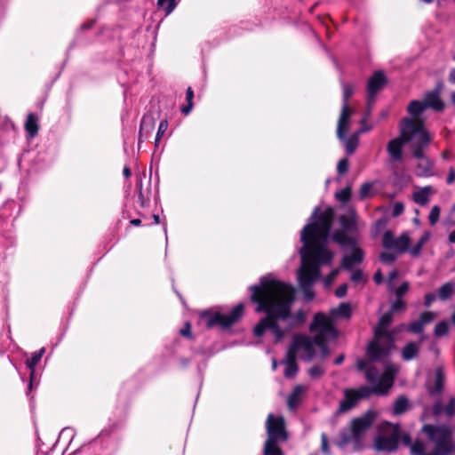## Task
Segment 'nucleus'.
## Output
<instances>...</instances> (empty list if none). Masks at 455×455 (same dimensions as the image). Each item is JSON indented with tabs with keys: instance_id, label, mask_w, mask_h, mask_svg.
Returning <instances> with one entry per match:
<instances>
[{
	"instance_id": "0eeeda50",
	"label": "nucleus",
	"mask_w": 455,
	"mask_h": 455,
	"mask_svg": "<svg viewBox=\"0 0 455 455\" xmlns=\"http://www.w3.org/2000/svg\"><path fill=\"white\" fill-rule=\"evenodd\" d=\"M426 108L423 100L411 101L407 110L412 118H404L400 124L402 137L406 141H411L414 146L428 144L430 141V136L424 128L423 120L419 118Z\"/></svg>"
},
{
	"instance_id": "de8ad7c7",
	"label": "nucleus",
	"mask_w": 455,
	"mask_h": 455,
	"mask_svg": "<svg viewBox=\"0 0 455 455\" xmlns=\"http://www.w3.org/2000/svg\"><path fill=\"white\" fill-rule=\"evenodd\" d=\"M409 290V283H403L395 290L396 296L400 299Z\"/></svg>"
},
{
	"instance_id": "ea45409f",
	"label": "nucleus",
	"mask_w": 455,
	"mask_h": 455,
	"mask_svg": "<svg viewBox=\"0 0 455 455\" xmlns=\"http://www.w3.org/2000/svg\"><path fill=\"white\" fill-rule=\"evenodd\" d=\"M397 255L399 254L394 251H385L380 254V259L385 263H391L396 259Z\"/></svg>"
},
{
	"instance_id": "a19ab883",
	"label": "nucleus",
	"mask_w": 455,
	"mask_h": 455,
	"mask_svg": "<svg viewBox=\"0 0 455 455\" xmlns=\"http://www.w3.org/2000/svg\"><path fill=\"white\" fill-rule=\"evenodd\" d=\"M333 240L339 244H347L350 241L347 236L344 234V232L337 231L333 234Z\"/></svg>"
},
{
	"instance_id": "7ed1b4c3",
	"label": "nucleus",
	"mask_w": 455,
	"mask_h": 455,
	"mask_svg": "<svg viewBox=\"0 0 455 455\" xmlns=\"http://www.w3.org/2000/svg\"><path fill=\"white\" fill-rule=\"evenodd\" d=\"M422 430L435 443L433 453L426 451L425 445L421 441L411 443L409 434L401 433L398 425L388 422H385L379 427L380 434L375 438L374 447L377 451H392L397 448L401 439L404 445L411 447V455H450L453 451L454 443L449 428L425 425Z\"/></svg>"
},
{
	"instance_id": "c9c22d12",
	"label": "nucleus",
	"mask_w": 455,
	"mask_h": 455,
	"mask_svg": "<svg viewBox=\"0 0 455 455\" xmlns=\"http://www.w3.org/2000/svg\"><path fill=\"white\" fill-rule=\"evenodd\" d=\"M157 4L159 6L165 9L167 14L171 13L175 8L174 0H158Z\"/></svg>"
},
{
	"instance_id": "473e14b6",
	"label": "nucleus",
	"mask_w": 455,
	"mask_h": 455,
	"mask_svg": "<svg viewBox=\"0 0 455 455\" xmlns=\"http://www.w3.org/2000/svg\"><path fill=\"white\" fill-rule=\"evenodd\" d=\"M454 287H455V284L452 283H447L443 284L439 289V298L441 299H448L451 295Z\"/></svg>"
},
{
	"instance_id": "864d4df0",
	"label": "nucleus",
	"mask_w": 455,
	"mask_h": 455,
	"mask_svg": "<svg viewBox=\"0 0 455 455\" xmlns=\"http://www.w3.org/2000/svg\"><path fill=\"white\" fill-rule=\"evenodd\" d=\"M193 97H194V92L192 91V89L190 87L188 88L187 90V100H188V103H193Z\"/></svg>"
},
{
	"instance_id": "4d7b16f0",
	"label": "nucleus",
	"mask_w": 455,
	"mask_h": 455,
	"mask_svg": "<svg viewBox=\"0 0 455 455\" xmlns=\"http://www.w3.org/2000/svg\"><path fill=\"white\" fill-rule=\"evenodd\" d=\"M356 366L359 371H362L366 367V362L364 360H358Z\"/></svg>"
},
{
	"instance_id": "69168bd1",
	"label": "nucleus",
	"mask_w": 455,
	"mask_h": 455,
	"mask_svg": "<svg viewBox=\"0 0 455 455\" xmlns=\"http://www.w3.org/2000/svg\"><path fill=\"white\" fill-rule=\"evenodd\" d=\"M343 359H344V356H343V355H340V356H339L338 358H336L335 363H336L337 364H339V363H341L343 362Z\"/></svg>"
},
{
	"instance_id": "9d476101",
	"label": "nucleus",
	"mask_w": 455,
	"mask_h": 455,
	"mask_svg": "<svg viewBox=\"0 0 455 455\" xmlns=\"http://www.w3.org/2000/svg\"><path fill=\"white\" fill-rule=\"evenodd\" d=\"M243 314V305L239 304L228 314H205L204 315V317L206 320V324L208 327H212L215 324H219L222 327H228L237 322L242 317Z\"/></svg>"
},
{
	"instance_id": "58836bf2",
	"label": "nucleus",
	"mask_w": 455,
	"mask_h": 455,
	"mask_svg": "<svg viewBox=\"0 0 455 455\" xmlns=\"http://www.w3.org/2000/svg\"><path fill=\"white\" fill-rule=\"evenodd\" d=\"M167 128H168V122H167V120H163L160 123L159 127H158V131H157L156 137V145L158 144V142L160 141L162 136L167 131Z\"/></svg>"
},
{
	"instance_id": "5701e85b",
	"label": "nucleus",
	"mask_w": 455,
	"mask_h": 455,
	"mask_svg": "<svg viewBox=\"0 0 455 455\" xmlns=\"http://www.w3.org/2000/svg\"><path fill=\"white\" fill-rule=\"evenodd\" d=\"M306 390L307 387L302 385H298L294 387L292 393L288 397V406L291 410L294 409L298 405Z\"/></svg>"
},
{
	"instance_id": "1a4fd4ad",
	"label": "nucleus",
	"mask_w": 455,
	"mask_h": 455,
	"mask_svg": "<svg viewBox=\"0 0 455 455\" xmlns=\"http://www.w3.org/2000/svg\"><path fill=\"white\" fill-rule=\"evenodd\" d=\"M411 241L410 231H405L398 237H395L391 231L387 230L383 235L382 244L385 249L402 254L406 251L409 252Z\"/></svg>"
},
{
	"instance_id": "7c9ffc66",
	"label": "nucleus",
	"mask_w": 455,
	"mask_h": 455,
	"mask_svg": "<svg viewBox=\"0 0 455 455\" xmlns=\"http://www.w3.org/2000/svg\"><path fill=\"white\" fill-rule=\"evenodd\" d=\"M155 121L151 116H145L141 121L140 136H142L144 131L150 132L154 129Z\"/></svg>"
},
{
	"instance_id": "dca6fc26",
	"label": "nucleus",
	"mask_w": 455,
	"mask_h": 455,
	"mask_svg": "<svg viewBox=\"0 0 455 455\" xmlns=\"http://www.w3.org/2000/svg\"><path fill=\"white\" fill-rule=\"evenodd\" d=\"M436 317L435 313L434 312H425L421 314L419 319L418 321H415L411 323L408 327L407 330L410 331H412L414 333H419L424 326L432 321Z\"/></svg>"
},
{
	"instance_id": "6e6552de",
	"label": "nucleus",
	"mask_w": 455,
	"mask_h": 455,
	"mask_svg": "<svg viewBox=\"0 0 455 455\" xmlns=\"http://www.w3.org/2000/svg\"><path fill=\"white\" fill-rule=\"evenodd\" d=\"M266 427L267 439L264 447V455H283L277 443L287 439L283 418L268 414Z\"/></svg>"
},
{
	"instance_id": "338daca9",
	"label": "nucleus",
	"mask_w": 455,
	"mask_h": 455,
	"mask_svg": "<svg viewBox=\"0 0 455 455\" xmlns=\"http://www.w3.org/2000/svg\"><path fill=\"white\" fill-rule=\"evenodd\" d=\"M451 323H452L453 324H455V310H454V313L452 314V315H451Z\"/></svg>"
},
{
	"instance_id": "20e7f679",
	"label": "nucleus",
	"mask_w": 455,
	"mask_h": 455,
	"mask_svg": "<svg viewBox=\"0 0 455 455\" xmlns=\"http://www.w3.org/2000/svg\"><path fill=\"white\" fill-rule=\"evenodd\" d=\"M310 329L315 333V338L294 336L289 351L305 361L324 359L328 355L327 341L336 337V330L331 326V320L322 313L315 315Z\"/></svg>"
},
{
	"instance_id": "3c124183",
	"label": "nucleus",
	"mask_w": 455,
	"mask_h": 455,
	"mask_svg": "<svg viewBox=\"0 0 455 455\" xmlns=\"http://www.w3.org/2000/svg\"><path fill=\"white\" fill-rule=\"evenodd\" d=\"M446 181L448 184H451L455 181V170L452 167L450 168L449 170V174Z\"/></svg>"
},
{
	"instance_id": "5fc2aeb1",
	"label": "nucleus",
	"mask_w": 455,
	"mask_h": 455,
	"mask_svg": "<svg viewBox=\"0 0 455 455\" xmlns=\"http://www.w3.org/2000/svg\"><path fill=\"white\" fill-rule=\"evenodd\" d=\"M193 108V103H188L187 106L182 107L181 111L185 115H188Z\"/></svg>"
},
{
	"instance_id": "9b49d317",
	"label": "nucleus",
	"mask_w": 455,
	"mask_h": 455,
	"mask_svg": "<svg viewBox=\"0 0 455 455\" xmlns=\"http://www.w3.org/2000/svg\"><path fill=\"white\" fill-rule=\"evenodd\" d=\"M354 88L350 84L343 85V106L338 121L337 135L339 139L344 140L345 134L349 127V119L353 115V109L347 105L349 97L353 94Z\"/></svg>"
},
{
	"instance_id": "412c9836",
	"label": "nucleus",
	"mask_w": 455,
	"mask_h": 455,
	"mask_svg": "<svg viewBox=\"0 0 455 455\" xmlns=\"http://www.w3.org/2000/svg\"><path fill=\"white\" fill-rule=\"evenodd\" d=\"M431 232L425 231L415 244H410L409 253L413 257L420 255L423 246L430 240Z\"/></svg>"
},
{
	"instance_id": "423d86ee",
	"label": "nucleus",
	"mask_w": 455,
	"mask_h": 455,
	"mask_svg": "<svg viewBox=\"0 0 455 455\" xmlns=\"http://www.w3.org/2000/svg\"><path fill=\"white\" fill-rule=\"evenodd\" d=\"M405 308V303L401 299L395 301L388 313L383 315L374 329V340L371 341L368 347V355L373 360H379L389 354L394 347L395 335L405 329V325H401L393 331L387 328L392 322V315L394 312L402 311Z\"/></svg>"
},
{
	"instance_id": "393cba45",
	"label": "nucleus",
	"mask_w": 455,
	"mask_h": 455,
	"mask_svg": "<svg viewBox=\"0 0 455 455\" xmlns=\"http://www.w3.org/2000/svg\"><path fill=\"white\" fill-rule=\"evenodd\" d=\"M443 412H445L448 416L455 414V398H451L444 408H443L440 403L434 406V413L435 415H440Z\"/></svg>"
},
{
	"instance_id": "a18cd8bd",
	"label": "nucleus",
	"mask_w": 455,
	"mask_h": 455,
	"mask_svg": "<svg viewBox=\"0 0 455 455\" xmlns=\"http://www.w3.org/2000/svg\"><path fill=\"white\" fill-rule=\"evenodd\" d=\"M403 210H404V205L403 203H401V202L395 203L394 207H393L392 216L393 217L399 216L403 212Z\"/></svg>"
},
{
	"instance_id": "774afa93",
	"label": "nucleus",
	"mask_w": 455,
	"mask_h": 455,
	"mask_svg": "<svg viewBox=\"0 0 455 455\" xmlns=\"http://www.w3.org/2000/svg\"><path fill=\"white\" fill-rule=\"evenodd\" d=\"M451 101L453 104H455V92L451 95Z\"/></svg>"
},
{
	"instance_id": "ddd939ff",
	"label": "nucleus",
	"mask_w": 455,
	"mask_h": 455,
	"mask_svg": "<svg viewBox=\"0 0 455 455\" xmlns=\"http://www.w3.org/2000/svg\"><path fill=\"white\" fill-rule=\"evenodd\" d=\"M427 145V144H418L414 146L413 143H411L413 156L418 159L416 173L419 176L432 175L433 163L423 155L421 150V148Z\"/></svg>"
},
{
	"instance_id": "2eb2a0df",
	"label": "nucleus",
	"mask_w": 455,
	"mask_h": 455,
	"mask_svg": "<svg viewBox=\"0 0 455 455\" xmlns=\"http://www.w3.org/2000/svg\"><path fill=\"white\" fill-rule=\"evenodd\" d=\"M363 259V251L357 247H355L349 254H346L343 257L341 267L345 269H352L354 266L360 264Z\"/></svg>"
},
{
	"instance_id": "aec40b11",
	"label": "nucleus",
	"mask_w": 455,
	"mask_h": 455,
	"mask_svg": "<svg viewBox=\"0 0 455 455\" xmlns=\"http://www.w3.org/2000/svg\"><path fill=\"white\" fill-rule=\"evenodd\" d=\"M351 315V307L348 303H341L338 307L332 308L331 315H326L331 320V326L333 327V320L336 318H349Z\"/></svg>"
},
{
	"instance_id": "4c0bfd02",
	"label": "nucleus",
	"mask_w": 455,
	"mask_h": 455,
	"mask_svg": "<svg viewBox=\"0 0 455 455\" xmlns=\"http://www.w3.org/2000/svg\"><path fill=\"white\" fill-rule=\"evenodd\" d=\"M339 268H335L333 269L327 276H325L323 279V282L324 283V285L326 287H329L331 285V283H333V281L336 279V277L339 275Z\"/></svg>"
},
{
	"instance_id": "4be33fe9",
	"label": "nucleus",
	"mask_w": 455,
	"mask_h": 455,
	"mask_svg": "<svg viewBox=\"0 0 455 455\" xmlns=\"http://www.w3.org/2000/svg\"><path fill=\"white\" fill-rule=\"evenodd\" d=\"M296 358H297V356H295L293 354H291L288 350L287 357H286L285 361H283V363L285 365L284 376L286 378H293L296 375V373L298 371Z\"/></svg>"
},
{
	"instance_id": "f704fd0d",
	"label": "nucleus",
	"mask_w": 455,
	"mask_h": 455,
	"mask_svg": "<svg viewBox=\"0 0 455 455\" xmlns=\"http://www.w3.org/2000/svg\"><path fill=\"white\" fill-rule=\"evenodd\" d=\"M372 188H373V184L372 183H364V184H363L361 188H360V196L362 198L371 196L373 195L372 194Z\"/></svg>"
},
{
	"instance_id": "c85d7f7f",
	"label": "nucleus",
	"mask_w": 455,
	"mask_h": 455,
	"mask_svg": "<svg viewBox=\"0 0 455 455\" xmlns=\"http://www.w3.org/2000/svg\"><path fill=\"white\" fill-rule=\"evenodd\" d=\"M359 132L353 134L351 137L344 140V145L347 154H353L358 146Z\"/></svg>"
},
{
	"instance_id": "052dcab7",
	"label": "nucleus",
	"mask_w": 455,
	"mask_h": 455,
	"mask_svg": "<svg viewBox=\"0 0 455 455\" xmlns=\"http://www.w3.org/2000/svg\"><path fill=\"white\" fill-rule=\"evenodd\" d=\"M449 241L452 243H455V230L451 232L449 235Z\"/></svg>"
},
{
	"instance_id": "09e8293b",
	"label": "nucleus",
	"mask_w": 455,
	"mask_h": 455,
	"mask_svg": "<svg viewBox=\"0 0 455 455\" xmlns=\"http://www.w3.org/2000/svg\"><path fill=\"white\" fill-rule=\"evenodd\" d=\"M347 284H341L339 286L335 291V294L339 298H342L347 294Z\"/></svg>"
},
{
	"instance_id": "f3484780",
	"label": "nucleus",
	"mask_w": 455,
	"mask_h": 455,
	"mask_svg": "<svg viewBox=\"0 0 455 455\" xmlns=\"http://www.w3.org/2000/svg\"><path fill=\"white\" fill-rule=\"evenodd\" d=\"M406 142L401 133L399 138H395L388 142L387 149L392 160L398 161L402 158V148L403 143Z\"/></svg>"
},
{
	"instance_id": "a211bd4d",
	"label": "nucleus",
	"mask_w": 455,
	"mask_h": 455,
	"mask_svg": "<svg viewBox=\"0 0 455 455\" xmlns=\"http://www.w3.org/2000/svg\"><path fill=\"white\" fill-rule=\"evenodd\" d=\"M426 108H431L435 110H442L443 108V103L439 96L438 91H433L427 92L423 100Z\"/></svg>"
},
{
	"instance_id": "f8f14e48",
	"label": "nucleus",
	"mask_w": 455,
	"mask_h": 455,
	"mask_svg": "<svg viewBox=\"0 0 455 455\" xmlns=\"http://www.w3.org/2000/svg\"><path fill=\"white\" fill-rule=\"evenodd\" d=\"M374 419V413L368 412L361 418L355 419L351 422V435L346 437L343 441L344 443L355 441L357 442L360 436L366 431V429L371 425Z\"/></svg>"
},
{
	"instance_id": "c756f323",
	"label": "nucleus",
	"mask_w": 455,
	"mask_h": 455,
	"mask_svg": "<svg viewBox=\"0 0 455 455\" xmlns=\"http://www.w3.org/2000/svg\"><path fill=\"white\" fill-rule=\"evenodd\" d=\"M444 381V375L442 369H437L435 372V383L433 387L430 388V392L439 393L443 389V385Z\"/></svg>"
},
{
	"instance_id": "6ab92c4d",
	"label": "nucleus",
	"mask_w": 455,
	"mask_h": 455,
	"mask_svg": "<svg viewBox=\"0 0 455 455\" xmlns=\"http://www.w3.org/2000/svg\"><path fill=\"white\" fill-rule=\"evenodd\" d=\"M339 220L344 231L349 232L356 228L357 218L354 210H349L339 218Z\"/></svg>"
},
{
	"instance_id": "2f4dec72",
	"label": "nucleus",
	"mask_w": 455,
	"mask_h": 455,
	"mask_svg": "<svg viewBox=\"0 0 455 455\" xmlns=\"http://www.w3.org/2000/svg\"><path fill=\"white\" fill-rule=\"evenodd\" d=\"M408 408V400L403 397V396H401L399 397L395 404H394V413L395 414H402Z\"/></svg>"
},
{
	"instance_id": "e433bc0d",
	"label": "nucleus",
	"mask_w": 455,
	"mask_h": 455,
	"mask_svg": "<svg viewBox=\"0 0 455 455\" xmlns=\"http://www.w3.org/2000/svg\"><path fill=\"white\" fill-rule=\"evenodd\" d=\"M448 332V323L440 322L435 327V334L438 337L444 336Z\"/></svg>"
},
{
	"instance_id": "cd10ccee",
	"label": "nucleus",
	"mask_w": 455,
	"mask_h": 455,
	"mask_svg": "<svg viewBox=\"0 0 455 455\" xmlns=\"http://www.w3.org/2000/svg\"><path fill=\"white\" fill-rule=\"evenodd\" d=\"M44 352H45V349L44 347H42L39 351L35 352L32 355L30 360L28 361L27 364H28V367L30 369L31 379L33 378L34 373H35V367L38 363V362L41 360Z\"/></svg>"
},
{
	"instance_id": "bb28decb",
	"label": "nucleus",
	"mask_w": 455,
	"mask_h": 455,
	"mask_svg": "<svg viewBox=\"0 0 455 455\" xmlns=\"http://www.w3.org/2000/svg\"><path fill=\"white\" fill-rule=\"evenodd\" d=\"M38 128L36 116L34 114H29L25 124L26 131L30 137H34L37 133Z\"/></svg>"
},
{
	"instance_id": "f257e3e1",
	"label": "nucleus",
	"mask_w": 455,
	"mask_h": 455,
	"mask_svg": "<svg viewBox=\"0 0 455 455\" xmlns=\"http://www.w3.org/2000/svg\"><path fill=\"white\" fill-rule=\"evenodd\" d=\"M318 208L312 214V222L304 227L301 232L303 246L299 251L301 264L298 270V281L305 299H314L312 285L321 276L320 268L331 266L334 253L326 243L334 212L327 208L318 215Z\"/></svg>"
},
{
	"instance_id": "603ef678",
	"label": "nucleus",
	"mask_w": 455,
	"mask_h": 455,
	"mask_svg": "<svg viewBox=\"0 0 455 455\" xmlns=\"http://www.w3.org/2000/svg\"><path fill=\"white\" fill-rule=\"evenodd\" d=\"M425 299L426 306L429 307L431 303L435 299V295L434 293H428L426 295Z\"/></svg>"
},
{
	"instance_id": "79ce46f5",
	"label": "nucleus",
	"mask_w": 455,
	"mask_h": 455,
	"mask_svg": "<svg viewBox=\"0 0 455 455\" xmlns=\"http://www.w3.org/2000/svg\"><path fill=\"white\" fill-rule=\"evenodd\" d=\"M350 196H351V190L349 188H346L336 194V197L338 198V200H339L340 202H343V203L348 201Z\"/></svg>"
},
{
	"instance_id": "f03ea898",
	"label": "nucleus",
	"mask_w": 455,
	"mask_h": 455,
	"mask_svg": "<svg viewBox=\"0 0 455 455\" xmlns=\"http://www.w3.org/2000/svg\"><path fill=\"white\" fill-rule=\"evenodd\" d=\"M251 299L258 304V312H266L263 318L254 328V334L260 337L267 330H270L275 341L280 340L283 331L277 326V320L290 317L291 306L294 300V288L283 283L272 275L263 276L259 285L250 288Z\"/></svg>"
},
{
	"instance_id": "37998d69",
	"label": "nucleus",
	"mask_w": 455,
	"mask_h": 455,
	"mask_svg": "<svg viewBox=\"0 0 455 455\" xmlns=\"http://www.w3.org/2000/svg\"><path fill=\"white\" fill-rule=\"evenodd\" d=\"M351 280L355 283H363L365 282V277L363 272L357 269L352 272Z\"/></svg>"
},
{
	"instance_id": "a878e982",
	"label": "nucleus",
	"mask_w": 455,
	"mask_h": 455,
	"mask_svg": "<svg viewBox=\"0 0 455 455\" xmlns=\"http://www.w3.org/2000/svg\"><path fill=\"white\" fill-rule=\"evenodd\" d=\"M430 193H431L430 188H420V189L417 190L416 192H414L413 200L417 204L424 205V204H427V202L429 201Z\"/></svg>"
},
{
	"instance_id": "8fccbe9b",
	"label": "nucleus",
	"mask_w": 455,
	"mask_h": 455,
	"mask_svg": "<svg viewBox=\"0 0 455 455\" xmlns=\"http://www.w3.org/2000/svg\"><path fill=\"white\" fill-rule=\"evenodd\" d=\"M321 439H322L321 449H322L323 452L329 453L328 440H327L326 435L322 434Z\"/></svg>"
},
{
	"instance_id": "39448f33",
	"label": "nucleus",
	"mask_w": 455,
	"mask_h": 455,
	"mask_svg": "<svg viewBox=\"0 0 455 455\" xmlns=\"http://www.w3.org/2000/svg\"><path fill=\"white\" fill-rule=\"evenodd\" d=\"M398 371V367L394 364H387L385 371L379 373L376 368L370 367L367 369L365 377L367 381L371 385L369 387H361L358 389H346L344 391V399L340 402L339 411L345 412L353 408L357 402L370 396L371 394L384 395L387 393L393 386L395 375Z\"/></svg>"
},
{
	"instance_id": "0e129e2a",
	"label": "nucleus",
	"mask_w": 455,
	"mask_h": 455,
	"mask_svg": "<svg viewBox=\"0 0 455 455\" xmlns=\"http://www.w3.org/2000/svg\"><path fill=\"white\" fill-rule=\"evenodd\" d=\"M140 220L139 219H134L132 220H131V224L134 225V226H139L140 224Z\"/></svg>"
},
{
	"instance_id": "bf43d9fd",
	"label": "nucleus",
	"mask_w": 455,
	"mask_h": 455,
	"mask_svg": "<svg viewBox=\"0 0 455 455\" xmlns=\"http://www.w3.org/2000/svg\"><path fill=\"white\" fill-rule=\"evenodd\" d=\"M449 79L451 83L455 84V68L451 70Z\"/></svg>"
},
{
	"instance_id": "e2e57ef3",
	"label": "nucleus",
	"mask_w": 455,
	"mask_h": 455,
	"mask_svg": "<svg viewBox=\"0 0 455 455\" xmlns=\"http://www.w3.org/2000/svg\"><path fill=\"white\" fill-rule=\"evenodd\" d=\"M124 175L125 177H130V175H131V171H130V169H129L128 167H125V168L124 169Z\"/></svg>"
},
{
	"instance_id": "72a5a7b5",
	"label": "nucleus",
	"mask_w": 455,
	"mask_h": 455,
	"mask_svg": "<svg viewBox=\"0 0 455 455\" xmlns=\"http://www.w3.org/2000/svg\"><path fill=\"white\" fill-rule=\"evenodd\" d=\"M440 212L441 209L439 206L435 205L431 208V211L429 212L428 220L431 226H435L440 218Z\"/></svg>"
},
{
	"instance_id": "b1692460",
	"label": "nucleus",
	"mask_w": 455,
	"mask_h": 455,
	"mask_svg": "<svg viewBox=\"0 0 455 455\" xmlns=\"http://www.w3.org/2000/svg\"><path fill=\"white\" fill-rule=\"evenodd\" d=\"M419 343L411 342L407 344L402 351V356L405 361H410L416 357L419 349Z\"/></svg>"
},
{
	"instance_id": "c03bdc74",
	"label": "nucleus",
	"mask_w": 455,
	"mask_h": 455,
	"mask_svg": "<svg viewBox=\"0 0 455 455\" xmlns=\"http://www.w3.org/2000/svg\"><path fill=\"white\" fill-rule=\"evenodd\" d=\"M348 170V161L346 158L340 159L337 165V171L339 174H344Z\"/></svg>"
},
{
	"instance_id": "13d9d810",
	"label": "nucleus",
	"mask_w": 455,
	"mask_h": 455,
	"mask_svg": "<svg viewBox=\"0 0 455 455\" xmlns=\"http://www.w3.org/2000/svg\"><path fill=\"white\" fill-rule=\"evenodd\" d=\"M382 275L379 271L376 272L375 275H374V281L377 283H380L382 282Z\"/></svg>"
},
{
	"instance_id": "49530a36",
	"label": "nucleus",
	"mask_w": 455,
	"mask_h": 455,
	"mask_svg": "<svg viewBox=\"0 0 455 455\" xmlns=\"http://www.w3.org/2000/svg\"><path fill=\"white\" fill-rule=\"evenodd\" d=\"M323 373V369L320 366H314L309 370V375L313 378H318Z\"/></svg>"
},
{
	"instance_id": "680f3d73",
	"label": "nucleus",
	"mask_w": 455,
	"mask_h": 455,
	"mask_svg": "<svg viewBox=\"0 0 455 455\" xmlns=\"http://www.w3.org/2000/svg\"><path fill=\"white\" fill-rule=\"evenodd\" d=\"M397 276V272L396 271H393L389 274V282L391 283L393 279L396 278Z\"/></svg>"
},
{
	"instance_id": "4468645a",
	"label": "nucleus",
	"mask_w": 455,
	"mask_h": 455,
	"mask_svg": "<svg viewBox=\"0 0 455 455\" xmlns=\"http://www.w3.org/2000/svg\"><path fill=\"white\" fill-rule=\"evenodd\" d=\"M387 84V78L382 71H376L367 83V101L370 105L374 101L376 94L384 88Z\"/></svg>"
},
{
	"instance_id": "6e6d98bb",
	"label": "nucleus",
	"mask_w": 455,
	"mask_h": 455,
	"mask_svg": "<svg viewBox=\"0 0 455 455\" xmlns=\"http://www.w3.org/2000/svg\"><path fill=\"white\" fill-rule=\"evenodd\" d=\"M189 331H190V324L187 323L185 328L180 330V333L183 336H188Z\"/></svg>"
}]
</instances>
